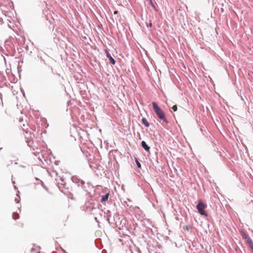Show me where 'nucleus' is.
Listing matches in <instances>:
<instances>
[{
	"mask_svg": "<svg viewBox=\"0 0 253 253\" xmlns=\"http://www.w3.org/2000/svg\"><path fill=\"white\" fill-rule=\"evenodd\" d=\"M153 108L156 114L158 117L161 120L163 121L166 124H168V121L166 119L165 113L158 106L155 102L152 103Z\"/></svg>",
	"mask_w": 253,
	"mask_h": 253,
	"instance_id": "1",
	"label": "nucleus"
},
{
	"mask_svg": "<svg viewBox=\"0 0 253 253\" xmlns=\"http://www.w3.org/2000/svg\"><path fill=\"white\" fill-rule=\"evenodd\" d=\"M207 207V205L203 203L201 201H199L198 204L196 206L198 212L201 215H204L206 217L208 216V213L205 211Z\"/></svg>",
	"mask_w": 253,
	"mask_h": 253,
	"instance_id": "2",
	"label": "nucleus"
},
{
	"mask_svg": "<svg viewBox=\"0 0 253 253\" xmlns=\"http://www.w3.org/2000/svg\"><path fill=\"white\" fill-rule=\"evenodd\" d=\"M105 53L106 54L107 57L109 58L110 63L114 65L116 63V61L114 60V59L111 56L110 54L107 50H105Z\"/></svg>",
	"mask_w": 253,
	"mask_h": 253,
	"instance_id": "3",
	"label": "nucleus"
},
{
	"mask_svg": "<svg viewBox=\"0 0 253 253\" xmlns=\"http://www.w3.org/2000/svg\"><path fill=\"white\" fill-rule=\"evenodd\" d=\"M142 147L147 152L150 151V147H149L144 141L141 142Z\"/></svg>",
	"mask_w": 253,
	"mask_h": 253,
	"instance_id": "4",
	"label": "nucleus"
},
{
	"mask_svg": "<svg viewBox=\"0 0 253 253\" xmlns=\"http://www.w3.org/2000/svg\"><path fill=\"white\" fill-rule=\"evenodd\" d=\"M142 124L146 126V127H149V123L147 121V119L145 118H143L142 119Z\"/></svg>",
	"mask_w": 253,
	"mask_h": 253,
	"instance_id": "5",
	"label": "nucleus"
},
{
	"mask_svg": "<svg viewBox=\"0 0 253 253\" xmlns=\"http://www.w3.org/2000/svg\"><path fill=\"white\" fill-rule=\"evenodd\" d=\"M109 195V193H107L105 195L102 196V198H101V202H106L108 199Z\"/></svg>",
	"mask_w": 253,
	"mask_h": 253,
	"instance_id": "6",
	"label": "nucleus"
},
{
	"mask_svg": "<svg viewBox=\"0 0 253 253\" xmlns=\"http://www.w3.org/2000/svg\"><path fill=\"white\" fill-rule=\"evenodd\" d=\"M246 241L247 243L249 245L250 247L253 246V242L250 237L246 240Z\"/></svg>",
	"mask_w": 253,
	"mask_h": 253,
	"instance_id": "7",
	"label": "nucleus"
},
{
	"mask_svg": "<svg viewBox=\"0 0 253 253\" xmlns=\"http://www.w3.org/2000/svg\"><path fill=\"white\" fill-rule=\"evenodd\" d=\"M242 238L245 240H247L249 237V236L244 232H241Z\"/></svg>",
	"mask_w": 253,
	"mask_h": 253,
	"instance_id": "8",
	"label": "nucleus"
},
{
	"mask_svg": "<svg viewBox=\"0 0 253 253\" xmlns=\"http://www.w3.org/2000/svg\"><path fill=\"white\" fill-rule=\"evenodd\" d=\"M12 217L14 219H17L19 218V214L16 212H13Z\"/></svg>",
	"mask_w": 253,
	"mask_h": 253,
	"instance_id": "9",
	"label": "nucleus"
},
{
	"mask_svg": "<svg viewBox=\"0 0 253 253\" xmlns=\"http://www.w3.org/2000/svg\"><path fill=\"white\" fill-rule=\"evenodd\" d=\"M171 109L173 111L175 112L177 110V107L176 105H175L172 107Z\"/></svg>",
	"mask_w": 253,
	"mask_h": 253,
	"instance_id": "10",
	"label": "nucleus"
},
{
	"mask_svg": "<svg viewBox=\"0 0 253 253\" xmlns=\"http://www.w3.org/2000/svg\"><path fill=\"white\" fill-rule=\"evenodd\" d=\"M136 164H137V166L138 168H140L141 167V164L138 161H136Z\"/></svg>",
	"mask_w": 253,
	"mask_h": 253,
	"instance_id": "11",
	"label": "nucleus"
},
{
	"mask_svg": "<svg viewBox=\"0 0 253 253\" xmlns=\"http://www.w3.org/2000/svg\"><path fill=\"white\" fill-rule=\"evenodd\" d=\"M28 142V146H31V145H30V144H29V143H30V142Z\"/></svg>",
	"mask_w": 253,
	"mask_h": 253,
	"instance_id": "12",
	"label": "nucleus"
},
{
	"mask_svg": "<svg viewBox=\"0 0 253 253\" xmlns=\"http://www.w3.org/2000/svg\"><path fill=\"white\" fill-rule=\"evenodd\" d=\"M152 26V23H150L149 24V26H150V27H151Z\"/></svg>",
	"mask_w": 253,
	"mask_h": 253,
	"instance_id": "13",
	"label": "nucleus"
},
{
	"mask_svg": "<svg viewBox=\"0 0 253 253\" xmlns=\"http://www.w3.org/2000/svg\"><path fill=\"white\" fill-rule=\"evenodd\" d=\"M117 12H118L116 11H115V12H114V14H117Z\"/></svg>",
	"mask_w": 253,
	"mask_h": 253,
	"instance_id": "14",
	"label": "nucleus"
}]
</instances>
